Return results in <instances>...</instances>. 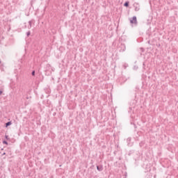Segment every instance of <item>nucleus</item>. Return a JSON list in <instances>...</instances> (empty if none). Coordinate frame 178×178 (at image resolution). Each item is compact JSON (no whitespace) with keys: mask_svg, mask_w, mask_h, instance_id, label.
Instances as JSON below:
<instances>
[{"mask_svg":"<svg viewBox=\"0 0 178 178\" xmlns=\"http://www.w3.org/2000/svg\"><path fill=\"white\" fill-rule=\"evenodd\" d=\"M5 138H6V140H9V136L8 135H6Z\"/></svg>","mask_w":178,"mask_h":178,"instance_id":"f8f14e48","label":"nucleus"},{"mask_svg":"<svg viewBox=\"0 0 178 178\" xmlns=\"http://www.w3.org/2000/svg\"><path fill=\"white\" fill-rule=\"evenodd\" d=\"M30 34H31V33L30 31H28V32L26 33L27 37H29V35H30Z\"/></svg>","mask_w":178,"mask_h":178,"instance_id":"9b49d317","label":"nucleus"},{"mask_svg":"<svg viewBox=\"0 0 178 178\" xmlns=\"http://www.w3.org/2000/svg\"><path fill=\"white\" fill-rule=\"evenodd\" d=\"M97 170L99 172H102L104 170V167L102 165H97Z\"/></svg>","mask_w":178,"mask_h":178,"instance_id":"20e7f679","label":"nucleus"},{"mask_svg":"<svg viewBox=\"0 0 178 178\" xmlns=\"http://www.w3.org/2000/svg\"><path fill=\"white\" fill-rule=\"evenodd\" d=\"M3 144H6V145H8V141L3 140Z\"/></svg>","mask_w":178,"mask_h":178,"instance_id":"9d476101","label":"nucleus"},{"mask_svg":"<svg viewBox=\"0 0 178 178\" xmlns=\"http://www.w3.org/2000/svg\"><path fill=\"white\" fill-rule=\"evenodd\" d=\"M128 112L129 113V115H133V113H134V106H129Z\"/></svg>","mask_w":178,"mask_h":178,"instance_id":"7ed1b4c3","label":"nucleus"},{"mask_svg":"<svg viewBox=\"0 0 178 178\" xmlns=\"http://www.w3.org/2000/svg\"><path fill=\"white\" fill-rule=\"evenodd\" d=\"M31 24H33V20L29 22L28 29H31Z\"/></svg>","mask_w":178,"mask_h":178,"instance_id":"0eeeda50","label":"nucleus"},{"mask_svg":"<svg viewBox=\"0 0 178 178\" xmlns=\"http://www.w3.org/2000/svg\"><path fill=\"white\" fill-rule=\"evenodd\" d=\"M120 52H124L126 51V44H121L119 46Z\"/></svg>","mask_w":178,"mask_h":178,"instance_id":"f257e3e1","label":"nucleus"},{"mask_svg":"<svg viewBox=\"0 0 178 178\" xmlns=\"http://www.w3.org/2000/svg\"><path fill=\"white\" fill-rule=\"evenodd\" d=\"M136 12H138L140 10V6L138 4H134Z\"/></svg>","mask_w":178,"mask_h":178,"instance_id":"39448f33","label":"nucleus"},{"mask_svg":"<svg viewBox=\"0 0 178 178\" xmlns=\"http://www.w3.org/2000/svg\"><path fill=\"white\" fill-rule=\"evenodd\" d=\"M128 65L127 64H124V68L126 69V67H127Z\"/></svg>","mask_w":178,"mask_h":178,"instance_id":"ddd939ff","label":"nucleus"},{"mask_svg":"<svg viewBox=\"0 0 178 178\" xmlns=\"http://www.w3.org/2000/svg\"><path fill=\"white\" fill-rule=\"evenodd\" d=\"M129 3V1H126V2L124 3V6H125L126 8H128Z\"/></svg>","mask_w":178,"mask_h":178,"instance_id":"6e6552de","label":"nucleus"},{"mask_svg":"<svg viewBox=\"0 0 178 178\" xmlns=\"http://www.w3.org/2000/svg\"><path fill=\"white\" fill-rule=\"evenodd\" d=\"M12 122L9 121L5 124L6 127H9V126H11Z\"/></svg>","mask_w":178,"mask_h":178,"instance_id":"423d86ee","label":"nucleus"},{"mask_svg":"<svg viewBox=\"0 0 178 178\" xmlns=\"http://www.w3.org/2000/svg\"><path fill=\"white\" fill-rule=\"evenodd\" d=\"M5 154H6V153L4 152V153H3V154H2V155H5Z\"/></svg>","mask_w":178,"mask_h":178,"instance_id":"a211bd4d","label":"nucleus"},{"mask_svg":"<svg viewBox=\"0 0 178 178\" xmlns=\"http://www.w3.org/2000/svg\"><path fill=\"white\" fill-rule=\"evenodd\" d=\"M26 99H29V97H26Z\"/></svg>","mask_w":178,"mask_h":178,"instance_id":"f3484780","label":"nucleus"},{"mask_svg":"<svg viewBox=\"0 0 178 178\" xmlns=\"http://www.w3.org/2000/svg\"><path fill=\"white\" fill-rule=\"evenodd\" d=\"M0 95H2V90H0Z\"/></svg>","mask_w":178,"mask_h":178,"instance_id":"2eb2a0df","label":"nucleus"},{"mask_svg":"<svg viewBox=\"0 0 178 178\" xmlns=\"http://www.w3.org/2000/svg\"><path fill=\"white\" fill-rule=\"evenodd\" d=\"M143 66H145V63H143Z\"/></svg>","mask_w":178,"mask_h":178,"instance_id":"dca6fc26","label":"nucleus"},{"mask_svg":"<svg viewBox=\"0 0 178 178\" xmlns=\"http://www.w3.org/2000/svg\"><path fill=\"white\" fill-rule=\"evenodd\" d=\"M130 23L131 24H137V17L134 16L131 19H130Z\"/></svg>","mask_w":178,"mask_h":178,"instance_id":"f03ea898","label":"nucleus"},{"mask_svg":"<svg viewBox=\"0 0 178 178\" xmlns=\"http://www.w3.org/2000/svg\"><path fill=\"white\" fill-rule=\"evenodd\" d=\"M49 66H51L49 64L47 65V67H49Z\"/></svg>","mask_w":178,"mask_h":178,"instance_id":"4468645a","label":"nucleus"},{"mask_svg":"<svg viewBox=\"0 0 178 178\" xmlns=\"http://www.w3.org/2000/svg\"><path fill=\"white\" fill-rule=\"evenodd\" d=\"M31 74L32 76H35V71H32Z\"/></svg>","mask_w":178,"mask_h":178,"instance_id":"1a4fd4ad","label":"nucleus"}]
</instances>
